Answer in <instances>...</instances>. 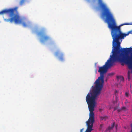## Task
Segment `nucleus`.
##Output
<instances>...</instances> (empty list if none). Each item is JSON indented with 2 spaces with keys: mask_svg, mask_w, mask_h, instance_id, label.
Here are the masks:
<instances>
[{
  "mask_svg": "<svg viewBox=\"0 0 132 132\" xmlns=\"http://www.w3.org/2000/svg\"><path fill=\"white\" fill-rule=\"evenodd\" d=\"M99 6L102 11V15L105 17L108 27L111 29L113 39L112 49L110 58H132V47L121 48L120 39H123L129 34H132V30L126 34L122 33L120 26H118L110 9L102 0H98Z\"/></svg>",
  "mask_w": 132,
  "mask_h": 132,
  "instance_id": "obj_1",
  "label": "nucleus"
},
{
  "mask_svg": "<svg viewBox=\"0 0 132 132\" xmlns=\"http://www.w3.org/2000/svg\"><path fill=\"white\" fill-rule=\"evenodd\" d=\"M128 58H109L105 64L102 67H98V72L100 73V76L96 80L94 84L95 86L93 88L92 91L90 93H88L86 98L95 101V99L100 94L101 91L103 87L104 83V75L107 72L108 70L113 65H115V63L119 62L122 65L124 64L127 65Z\"/></svg>",
  "mask_w": 132,
  "mask_h": 132,
  "instance_id": "obj_2",
  "label": "nucleus"
},
{
  "mask_svg": "<svg viewBox=\"0 0 132 132\" xmlns=\"http://www.w3.org/2000/svg\"><path fill=\"white\" fill-rule=\"evenodd\" d=\"M86 101L88 105L89 110V117L87 124L88 126L85 132H91L93 129H92L93 123L95 121L94 115L93 112L96 104V101H94L86 98ZM83 129L80 130V132H82Z\"/></svg>",
  "mask_w": 132,
  "mask_h": 132,
  "instance_id": "obj_3",
  "label": "nucleus"
},
{
  "mask_svg": "<svg viewBox=\"0 0 132 132\" xmlns=\"http://www.w3.org/2000/svg\"><path fill=\"white\" fill-rule=\"evenodd\" d=\"M16 11L17 9L14 8L5 9L0 12V14L8 15L10 18L4 19V20L5 22H9L11 23L14 22L16 24L21 23L22 21L20 16L15 14V12Z\"/></svg>",
  "mask_w": 132,
  "mask_h": 132,
  "instance_id": "obj_4",
  "label": "nucleus"
},
{
  "mask_svg": "<svg viewBox=\"0 0 132 132\" xmlns=\"http://www.w3.org/2000/svg\"><path fill=\"white\" fill-rule=\"evenodd\" d=\"M39 34L41 36L42 40H41V42H43L44 41H46L50 39V38L48 36L46 35L44 33L40 32Z\"/></svg>",
  "mask_w": 132,
  "mask_h": 132,
  "instance_id": "obj_5",
  "label": "nucleus"
},
{
  "mask_svg": "<svg viewBox=\"0 0 132 132\" xmlns=\"http://www.w3.org/2000/svg\"><path fill=\"white\" fill-rule=\"evenodd\" d=\"M128 59L127 65L129 69H132V58Z\"/></svg>",
  "mask_w": 132,
  "mask_h": 132,
  "instance_id": "obj_6",
  "label": "nucleus"
},
{
  "mask_svg": "<svg viewBox=\"0 0 132 132\" xmlns=\"http://www.w3.org/2000/svg\"><path fill=\"white\" fill-rule=\"evenodd\" d=\"M115 123L114 122L113 123H111V127H109L108 128V129L109 130H111L112 129L114 128V126Z\"/></svg>",
  "mask_w": 132,
  "mask_h": 132,
  "instance_id": "obj_7",
  "label": "nucleus"
},
{
  "mask_svg": "<svg viewBox=\"0 0 132 132\" xmlns=\"http://www.w3.org/2000/svg\"><path fill=\"white\" fill-rule=\"evenodd\" d=\"M26 0H21L19 2V5L20 6H22L26 2Z\"/></svg>",
  "mask_w": 132,
  "mask_h": 132,
  "instance_id": "obj_8",
  "label": "nucleus"
},
{
  "mask_svg": "<svg viewBox=\"0 0 132 132\" xmlns=\"http://www.w3.org/2000/svg\"><path fill=\"white\" fill-rule=\"evenodd\" d=\"M55 54L56 55H61V58H63L64 57L63 54L62 53H60V52L59 51H57L55 52Z\"/></svg>",
  "mask_w": 132,
  "mask_h": 132,
  "instance_id": "obj_9",
  "label": "nucleus"
},
{
  "mask_svg": "<svg viewBox=\"0 0 132 132\" xmlns=\"http://www.w3.org/2000/svg\"><path fill=\"white\" fill-rule=\"evenodd\" d=\"M30 22H28L27 23H26L25 22H23L22 24L23 26L24 27H26L27 25L30 24Z\"/></svg>",
  "mask_w": 132,
  "mask_h": 132,
  "instance_id": "obj_10",
  "label": "nucleus"
},
{
  "mask_svg": "<svg viewBox=\"0 0 132 132\" xmlns=\"http://www.w3.org/2000/svg\"><path fill=\"white\" fill-rule=\"evenodd\" d=\"M130 24H130V23H123L122 24L120 25L119 26H123V25H130Z\"/></svg>",
  "mask_w": 132,
  "mask_h": 132,
  "instance_id": "obj_11",
  "label": "nucleus"
},
{
  "mask_svg": "<svg viewBox=\"0 0 132 132\" xmlns=\"http://www.w3.org/2000/svg\"><path fill=\"white\" fill-rule=\"evenodd\" d=\"M106 117H102V116H101L100 117L101 119L102 120H105V118Z\"/></svg>",
  "mask_w": 132,
  "mask_h": 132,
  "instance_id": "obj_12",
  "label": "nucleus"
},
{
  "mask_svg": "<svg viewBox=\"0 0 132 132\" xmlns=\"http://www.w3.org/2000/svg\"><path fill=\"white\" fill-rule=\"evenodd\" d=\"M130 72L129 71H128V78H129L130 75Z\"/></svg>",
  "mask_w": 132,
  "mask_h": 132,
  "instance_id": "obj_13",
  "label": "nucleus"
},
{
  "mask_svg": "<svg viewBox=\"0 0 132 132\" xmlns=\"http://www.w3.org/2000/svg\"><path fill=\"white\" fill-rule=\"evenodd\" d=\"M103 126V125L102 124H101L100 125V126L99 128V129L100 130L102 128Z\"/></svg>",
  "mask_w": 132,
  "mask_h": 132,
  "instance_id": "obj_14",
  "label": "nucleus"
},
{
  "mask_svg": "<svg viewBox=\"0 0 132 132\" xmlns=\"http://www.w3.org/2000/svg\"><path fill=\"white\" fill-rule=\"evenodd\" d=\"M125 95L127 97H128L129 95V93L127 92L125 93Z\"/></svg>",
  "mask_w": 132,
  "mask_h": 132,
  "instance_id": "obj_15",
  "label": "nucleus"
},
{
  "mask_svg": "<svg viewBox=\"0 0 132 132\" xmlns=\"http://www.w3.org/2000/svg\"><path fill=\"white\" fill-rule=\"evenodd\" d=\"M117 95H118L116 94V99L117 102V99H118V97H117Z\"/></svg>",
  "mask_w": 132,
  "mask_h": 132,
  "instance_id": "obj_16",
  "label": "nucleus"
},
{
  "mask_svg": "<svg viewBox=\"0 0 132 132\" xmlns=\"http://www.w3.org/2000/svg\"><path fill=\"white\" fill-rule=\"evenodd\" d=\"M117 125H116L115 126V127L116 128V129H117Z\"/></svg>",
  "mask_w": 132,
  "mask_h": 132,
  "instance_id": "obj_17",
  "label": "nucleus"
},
{
  "mask_svg": "<svg viewBox=\"0 0 132 132\" xmlns=\"http://www.w3.org/2000/svg\"><path fill=\"white\" fill-rule=\"evenodd\" d=\"M118 93V91L117 90H115V93Z\"/></svg>",
  "mask_w": 132,
  "mask_h": 132,
  "instance_id": "obj_18",
  "label": "nucleus"
},
{
  "mask_svg": "<svg viewBox=\"0 0 132 132\" xmlns=\"http://www.w3.org/2000/svg\"><path fill=\"white\" fill-rule=\"evenodd\" d=\"M131 130H132V123L131 124Z\"/></svg>",
  "mask_w": 132,
  "mask_h": 132,
  "instance_id": "obj_19",
  "label": "nucleus"
},
{
  "mask_svg": "<svg viewBox=\"0 0 132 132\" xmlns=\"http://www.w3.org/2000/svg\"><path fill=\"white\" fill-rule=\"evenodd\" d=\"M117 109V108H114V110H116Z\"/></svg>",
  "mask_w": 132,
  "mask_h": 132,
  "instance_id": "obj_20",
  "label": "nucleus"
},
{
  "mask_svg": "<svg viewBox=\"0 0 132 132\" xmlns=\"http://www.w3.org/2000/svg\"><path fill=\"white\" fill-rule=\"evenodd\" d=\"M122 80L123 81V80H124V78H123V77H122Z\"/></svg>",
  "mask_w": 132,
  "mask_h": 132,
  "instance_id": "obj_21",
  "label": "nucleus"
},
{
  "mask_svg": "<svg viewBox=\"0 0 132 132\" xmlns=\"http://www.w3.org/2000/svg\"><path fill=\"white\" fill-rule=\"evenodd\" d=\"M130 132H132V130H131V131Z\"/></svg>",
  "mask_w": 132,
  "mask_h": 132,
  "instance_id": "obj_22",
  "label": "nucleus"
},
{
  "mask_svg": "<svg viewBox=\"0 0 132 132\" xmlns=\"http://www.w3.org/2000/svg\"><path fill=\"white\" fill-rule=\"evenodd\" d=\"M118 77H119L117 76V78H118Z\"/></svg>",
  "mask_w": 132,
  "mask_h": 132,
  "instance_id": "obj_23",
  "label": "nucleus"
},
{
  "mask_svg": "<svg viewBox=\"0 0 132 132\" xmlns=\"http://www.w3.org/2000/svg\"><path fill=\"white\" fill-rule=\"evenodd\" d=\"M130 24H132V23H130Z\"/></svg>",
  "mask_w": 132,
  "mask_h": 132,
  "instance_id": "obj_24",
  "label": "nucleus"
}]
</instances>
